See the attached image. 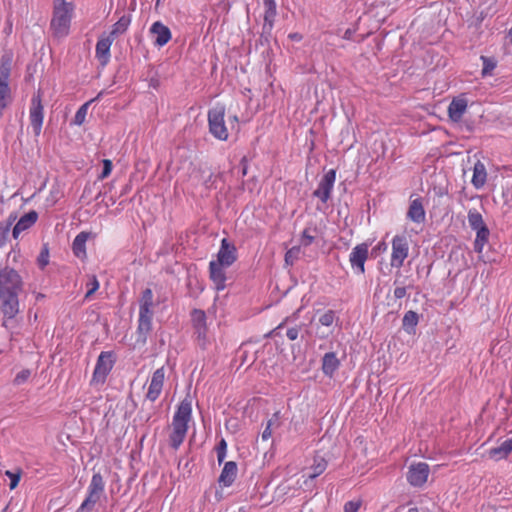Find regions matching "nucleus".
<instances>
[{
  "instance_id": "nucleus-1",
  "label": "nucleus",
  "mask_w": 512,
  "mask_h": 512,
  "mask_svg": "<svg viewBox=\"0 0 512 512\" xmlns=\"http://www.w3.org/2000/svg\"><path fill=\"white\" fill-rule=\"evenodd\" d=\"M13 64V53L6 51L0 57V113L12 102V93L9 85Z\"/></svg>"
},
{
  "instance_id": "nucleus-2",
  "label": "nucleus",
  "mask_w": 512,
  "mask_h": 512,
  "mask_svg": "<svg viewBox=\"0 0 512 512\" xmlns=\"http://www.w3.org/2000/svg\"><path fill=\"white\" fill-rule=\"evenodd\" d=\"M57 1L58 3L54 6L51 28L55 36L64 37L69 33L74 8L71 3L65 2L64 0Z\"/></svg>"
},
{
  "instance_id": "nucleus-3",
  "label": "nucleus",
  "mask_w": 512,
  "mask_h": 512,
  "mask_svg": "<svg viewBox=\"0 0 512 512\" xmlns=\"http://www.w3.org/2000/svg\"><path fill=\"white\" fill-rule=\"evenodd\" d=\"M104 480L100 473H94L88 487V496L76 512H91L104 492Z\"/></svg>"
},
{
  "instance_id": "nucleus-4",
  "label": "nucleus",
  "mask_w": 512,
  "mask_h": 512,
  "mask_svg": "<svg viewBox=\"0 0 512 512\" xmlns=\"http://www.w3.org/2000/svg\"><path fill=\"white\" fill-rule=\"evenodd\" d=\"M22 286V278L15 269L5 267L0 270V295L19 294Z\"/></svg>"
},
{
  "instance_id": "nucleus-5",
  "label": "nucleus",
  "mask_w": 512,
  "mask_h": 512,
  "mask_svg": "<svg viewBox=\"0 0 512 512\" xmlns=\"http://www.w3.org/2000/svg\"><path fill=\"white\" fill-rule=\"evenodd\" d=\"M115 363V356L112 351H103L98 356L93 372L92 383L103 384L106 377L112 370Z\"/></svg>"
},
{
  "instance_id": "nucleus-6",
  "label": "nucleus",
  "mask_w": 512,
  "mask_h": 512,
  "mask_svg": "<svg viewBox=\"0 0 512 512\" xmlns=\"http://www.w3.org/2000/svg\"><path fill=\"white\" fill-rule=\"evenodd\" d=\"M409 242L405 235H396L392 240L391 266L401 268L408 257Z\"/></svg>"
},
{
  "instance_id": "nucleus-7",
  "label": "nucleus",
  "mask_w": 512,
  "mask_h": 512,
  "mask_svg": "<svg viewBox=\"0 0 512 512\" xmlns=\"http://www.w3.org/2000/svg\"><path fill=\"white\" fill-rule=\"evenodd\" d=\"M152 309L139 308L138 327L136 331V344L144 346L147 342L148 336L152 331Z\"/></svg>"
},
{
  "instance_id": "nucleus-8",
  "label": "nucleus",
  "mask_w": 512,
  "mask_h": 512,
  "mask_svg": "<svg viewBox=\"0 0 512 512\" xmlns=\"http://www.w3.org/2000/svg\"><path fill=\"white\" fill-rule=\"evenodd\" d=\"M19 294L0 295V310L4 320L2 325L8 327V320L13 319L19 313Z\"/></svg>"
},
{
  "instance_id": "nucleus-9",
  "label": "nucleus",
  "mask_w": 512,
  "mask_h": 512,
  "mask_svg": "<svg viewBox=\"0 0 512 512\" xmlns=\"http://www.w3.org/2000/svg\"><path fill=\"white\" fill-rule=\"evenodd\" d=\"M335 179L336 171L334 169L325 173L319 182L318 188L313 192V196L319 198L323 203H326L330 198Z\"/></svg>"
},
{
  "instance_id": "nucleus-10",
  "label": "nucleus",
  "mask_w": 512,
  "mask_h": 512,
  "mask_svg": "<svg viewBox=\"0 0 512 512\" xmlns=\"http://www.w3.org/2000/svg\"><path fill=\"white\" fill-rule=\"evenodd\" d=\"M429 465L424 462L413 464L409 467L407 481L415 487H421L426 483L429 475Z\"/></svg>"
},
{
  "instance_id": "nucleus-11",
  "label": "nucleus",
  "mask_w": 512,
  "mask_h": 512,
  "mask_svg": "<svg viewBox=\"0 0 512 512\" xmlns=\"http://www.w3.org/2000/svg\"><path fill=\"white\" fill-rule=\"evenodd\" d=\"M29 118L33 128H40L42 126L44 119V108L42 104V94L40 91L35 93L31 98Z\"/></svg>"
},
{
  "instance_id": "nucleus-12",
  "label": "nucleus",
  "mask_w": 512,
  "mask_h": 512,
  "mask_svg": "<svg viewBox=\"0 0 512 512\" xmlns=\"http://www.w3.org/2000/svg\"><path fill=\"white\" fill-rule=\"evenodd\" d=\"M149 32L154 38L153 44L157 47L165 46L172 38V33L168 26L164 25L161 21L154 22Z\"/></svg>"
},
{
  "instance_id": "nucleus-13",
  "label": "nucleus",
  "mask_w": 512,
  "mask_h": 512,
  "mask_svg": "<svg viewBox=\"0 0 512 512\" xmlns=\"http://www.w3.org/2000/svg\"><path fill=\"white\" fill-rule=\"evenodd\" d=\"M237 260V249L228 239L223 238L220 249L217 253L216 262L225 266H231Z\"/></svg>"
},
{
  "instance_id": "nucleus-14",
  "label": "nucleus",
  "mask_w": 512,
  "mask_h": 512,
  "mask_svg": "<svg viewBox=\"0 0 512 512\" xmlns=\"http://www.w3.org/2000/svg\"><path fill=\"white\" fill-rule=\"evenodd\" d=\"M367 258L368 245L366 243H361L352 249L349 261L351 263V266L357 269V271L362 274L365 271L364 265Z\"/></svg>"
},
{
  "instance_id": "nucleus-15",
  "label": "nucleus",
  "mask_w": 512,
  "mask_h": 512,
  "mask_svg": "<svg viewBox=\"0 0 512 512\" xmlns=\"http://www.w3.org/2000/svg\"><path fill=\"white\" fill-rule=\"evenodd\" d=\"M192 401L189 397L184 398L173 417L172 425H179L188 428V422L191 419Z\"/></svg>"
},
{
  "instance_id": "nucleus-16",
  "label": "nucleus",
  "mask_w": 512,
  "mask_h": 512,
  "mask_svg": "<svg viewBox=\"0 0 512 512\" xmlns=\"http://www.w3.org/2000/svg\"><path fill=\"white\" fill-rule=\"evenodd\" d=\"M164 378V368H158L152 375L151 382L148 387V392L146 394V399L154 402L159 397L163 388Z\"/></svg>"
},
{
  "instance_id": "nucleus-17",
  "label": "nucleus",
  "mask_w": 512,
  "mask_h": 512,
  "mask_svg": "<svg viewBox=\"0 0 512 512\" xmlns=\"http://www.w3.org/2000/svg\"><path fill=\"white\" fill-rule=\"evenodd\" d=\"M114 40L113 36L107 35L101 36L96 43L95 56L103 66L110 60V48Z\"/></svg>"
},
{
  "instance_id": "nucleus-18",
  "label": "nucleus",
  "mask_w": 512,
  "mask_h": 512,
  "mask_svg": "<svg viewBox=\"0 0 512 512\" xmlns=\"http://www.w3.org/2000/svg\"><path fill=\"white\" fill-rule=\"evenodd\" d=\"M467 107L468 100L464 94H461L458 97L453 98V100L448 106V115L450 119L455 122L459 121L466 112Z\"/></svg>"
},
{
  "instance_id": "nucleus-19",
  "label": "nucleus",
  "mask_w": 512,
  "mask_h": 512,
  "mask_svg": "<svg viewBox=\"0 0 512 512\" xmlns=\"http://www.w3.org/2000/svg\"><path fill=\"white\" fill-rule=\"evenodd\" d=\"M225 267V265L220 264L214 260L209 264L210 279L215 284L217 290H223L226 287V275L224 272Z\"/></svg>"
},
{
  "instance_id": "nucleus-20",
  "label": "nucleus",
  "mask_w": 512,
  "mask_h": 512,
  "mask_svg": "<svg viewBox=\"0 0 512 512\" xmlns=\"http://www.w3.org/2000/svg\"><path fill=\"white\" fill-rule=\"evenodd\" d=\"M238 467L236 462L228 461L224 464L222 472L218 478V483L224 487H229L236 479Z\"/></svg>"
},
{
  "instance_id": "nucleus-21",
  "label": "nucleus",
  "mask_w": 512,
  "mask_h": 512,
  "mask_svg": "<svg viewBox=\"0 0 512 512\" xmlns=\"http://www.w3.org/2000/svg\"><path fill=\"white\" fill-rule=\"evenodd\" d=\"M225 107L221 104H216L208 112V121L210 128H225Z\"/></svg>"
},
{
  "instance_id": "nucleus-22",
  "label": "nucleus",
  "mask_w": 512,
  "mask_h": 512,
  "mask_svg": "<svg viewBox=\"0 0 512 512\" xmlns=\"http://www.w3.org/2000/svg\"><path fill=\"white\" fill-rule=\"evenodd\" d=\"M37 218H38V214L36 211L32 210V211H29L28 213L24 214L19 220L18 222L15 224L14 228H13V231H12V235L15 239L18 238L19 234L30 228L36 221H37Z\"/></svg>"
},
{
  "instance_id": "nucleus-23",
  "label": "nucleus",
  "mask_w": 512,
  "mask_h": 512,
  "mask_svg": "<svg viewBox=\"0 0 512 512\" xmlns=\"http://www.w3.org/2000/svg\"><path fill=\"white\" fill-rule=\"evenodd\" d=\"M407 218L418 224L425 221V210L420 198L411 201L407 211Z\"/></svg>"
},
{
  "instance_id": "nucleus-24",
  "label": "nucleus",
  "mask_w": 512,
  "mask_h": 512,
  "mask_svg": "<svg viewBox=\"0 0 512 512\" xmlns=\"http://www.w3.org/2000/svg\"><path fill=\"white\" fill-rule=\"evenodd\" d=\"M89 233L88 232H80L72 243V251L73 254L79 259H85L87 257L86 254V242L88 240Z\"/></svg>"
},
{
  "instance_id": "nucleus-25",
  "label": "nucleus",
  "mask_w": 512,
  "mask_h": 512,
  "mask_svg": "<svg viewBox=\"0 0 512 512\" xmlns=\"http://www.w3.org/2000/svg\"><path fill=\"white\" fill-rule=\"evenodd\" d=\"M339 366L340 361L334 352H328L323 356L322 371L326 376L332 377Z\"/></svg>"
},
{
  "instance_id": "nucleus-26",
  "label": "nucleus",
  "mask_w": 512,
  "mask_h": 512,
  "mask_svg": "<svg viewBox=\"0 0 512 512\" xmlns=\"http://www.w3.org/2000/svg\"><path fill=\"white\" fill-rule=\"evenodd\" d=\"M512 451V438L503 441L499 446L491 448L488 455L496 461L506 458Z\"/></svg>"
},
{
  "instance_id": "nucleus-27",
  "label": "nucleus",
  "mask_w": 512,
  "mask_h": 512,
  "mask_svg": "<svg viewBox=\"0 0 512 512\" xmlns=\"http://www.w3.org/2000/svg\"><path fill=\"white\" fill-rule=\"evenodd\" d=\"M486 179H487L486 167L481 161L478 160L474 164L473 176H472L471 183L473 184V186L476 189H480L485 185Z\"/></svg>"
},
{
  "instance_id": "nucleus-28",
  "label": "nucleus",
  "mask_w": 512,
  "mask_h": 512,
  "mask_svg": "<svg viewBox=\"0 0 512 512\" xmlns=\"http://www.w3.org/2000/svg\"><path fill=\"white\" fill-rule=\"evenodd\" d=\"M172 426H173V430L169 436L170 446L174 449H178L185 439L188 428L182 427L179 425H172Z\"/></svg>"
},
{
  "instance_id": "nucleus-29",
  "label": "nucleus",
  "mask_w": 512,
  "mask_h": 512,
  "mask_svg": "<svg viewBox=\"0 0 512 512\" xmlns=\"http://www.w3.org/2000/svg\"><path fill=\"white\" fill-rule=\"evenodd\" d=\"M131 23V16L130 15H123L121 16L118 21L112 26V29L110 31V36H113L115 39L118 35L123 34L127 31L128 27Z\"/></svg>"
},
{
  "instance_id": "nucleus-30",
  "label": "nucleus",
  "mask_w": 512,
  "mask_h": 512,
  "mask_svg": "<svg viewBox=\"0 0 512 512\" xmlns=\"http://www.w3.org/2000/svg\"><path fill=\"white\" fill-rule=\"evenodd\" d=\"M264 7V29L271 30L277 14L276 3H267L264 4Z\"/></svg>"
},
{
  "instance_id": "nucleus-31",
  "label": "nucleus",
  "mask_w": 512,
  "mask_h": 512,
  "mask_svg": "<svg viewBox=\"0 0 512 512\" xmlns=\"http://www.w3.org/2000/svg\"><path fill=\"white\" fill-rule=\"evenodd\" d=\"M418 321V314L415 311L409 310L408 312L405 313L402 319V327L406 332L411 333L412 331H414V328L418 324Z\"/></svg>"
},
{
  "instance_id": "nucleus-32",
  "label": "nucleus",
  "mask_w": 512,
  "mask_h": 512,
  "mask_svg": "<svg viewBox=\"0 0 512 512\" xmlns=\"http://www.w3.org/2000/svg\"><path fill=\"white\" fill-rule=\"evenodd\" d=\"M101 94H102V93H99V94L97 95V97H96V98H94V99H91V100L87 101L86 103H84V104H83V105H82V106L77 110V112H76V114H75V117H74V119H73V122H72L74 125L80 126V125H82V124L85 122V119H86V116H87V113H88V108H89L90 104H91L93 101H95V100L99 99V98H100V96H101Z\"/></svg>"
},
{
  "instance_id": "nucleus-33",
  "label": "nucleus",
  "mask_w": 512,
  "mask_h": 512,
  "mask_svg": "<svg viewBox=\"0 0 512 512\" xmlns=\"http://www.w3.org/2000/svg\"><path fill=\"white\" fill-rule=\"evenodd\" d=\"M477 235L474 241V249L477 252H481L484 244L488 241L489 230L487 226L481 227L475 230Z\"/></svg>"
},
{
  "instance_id": "nucleus-34",
  "label": "nucleus",
  "mask_w": 512,
  "mask_h": 512,
  "mask_svg": "<svg viewBox=\"0 0 512 512\" xmlns=\"http://www.w3.org/2000/svg\"><path fill=\"white\" fill-rule=\"evenodd\" d=\"M206 314L203 310L193 309L191 312V321L193 325V329H200L207 327L206 325Z\"/></svg>"
},
{
  "instance_id": "nucleus-35",
  "label": "nucleus",
  "mask_w": 512,
  "mask_h": 512,
  "mask_svg": "<svg viewBox=\"0 0 512 512\" xmlns=\"http://www.w3.org/2000/svg\"><path fill=\"white\" fill-rule=\"evenodd\" d=\"M468 222L473 230L486 226L483 221L482 215L476 210H470L468 212Z\"/></svg>"
},
{
  "instance_id": "nucleus-36",
  "label": "nucleus",
  "mask_w": 512,
  "mask_h": 512,
  "mask_svg": "<svg viewBox=\"0 0 512 512\" xmlns=\"http://www.w3.org/2000/svg\"><path fill=\"white\" fill-rule=\"evenodd\" d=\"M327 467V462L323 458H315L314 464L311 467L312 473L308 474L309 479H314L320 474H322Z\"/></svg>"
},
{
  "instance_id": "nucleus-37",
  "label": "nucleus",
  "mask_w": 512,
  "mask_h": 512,
  "mask_svg": "<svg viewBox=\"0 0 512 512\" xmlns=\"http://www.w3.org/2000/svg\"><path fill=\"white\" fill-rule=\"evenodd\" d=\"M194 335H195V339L197 341L198 346L202 350L207 349L208 344H209V340L207 337V327L194 330Z\"/></svg>"
},
{
  "instance_id": "nucleus-38",
  "label": "nucleus",
  "mask_w": 512,
  "mask_h": 512,
  "mask_svg": "<svg viewBox=\"0 0 512 512\" xmlns=\"http://www.w3.org/2000/svg\"><path fill=\"white\" fill-rule=\"evenodd\" d=\"M480 59L483 64L482 76L485 77V76L491 75L493 70L497 66L496 60L494 58L486 57V56H481Z\"/></svg>"
},
{
  "instance_id": "nucleus-39",
  "label": "nucleus",
  "mask_w": 512,
  "mask_h": 512,
  "mask_svg": "<svg viewBox=\"0 0 512 512\" xmlns=\"http://www.w3.org/2000/svg\"><path fill=\"white\" fill-rule=\"evenodd\" d=\"M153 307V292L150 288L143 290L140 298V308L152 309Z\"/></svg>"
},
{
  "instance_id": "nucleus-40",
  "label": "nucleus",
  "mask_w": 512,
  "mask_h": 512,
  "mask_svg": "<svg viewBox=\"0 0 512 512\" xmlns=\"http://www.w3.org/2000/svg\"><path fill=\"white\" fill-rule=\"evenodd\" d=\"M248 347V344H243L240 347L239 352L242 353L240 356L241 358V364H248V366L252 365L256 360V352H253L252 355L248 354V350L246 349Z\"/></svg>"
},
{
  "instance_id": "nucleus-41",
  "label": "nucleus",
  "mask_w": 512,
  "mask_h": 512,
  "mask_svg": "<svg viewBox=\"0 0 512 512\" xmlns=\"http://www.w3.org/2000/svg\"><path fill=\"white\" fill-rule=\"evenodd\" d=\"M278 419H279V413H274L272 418L268 420L267 425L261 435L262 440L266 441L271 437L272 426H274L275 424L278 425Z\"/></svg>"
},
{
  "instance_id": "nucleus-42",
  "label": "nucleus",
  "mask_w": 512,
  "mask_h": 512,
  "mask_svg": "<svg viewBox=\"0 0 512 512\" xmlns=\"http://www.w3.org/2000/svg\"><path fill=\"white\" fill-rule=\"evenodd\" d=\"M38 266L44 269L49 263V249L48 244H44L42 250L37 258Z\"/></svg>"
},
{
  "instance_id": "nucleus-43",
  "label": "nucleus",
  "mask_w": 512,
  "mask_h": 512,
  "mask_svg": "<svg viewBox=\"0 0 512 512\" xmlns=\"http://www.w3.org/2000/svg\"><path fill=\"white\" fill-rule=\"evenodd\" d=\"M312 231L315 232L316 229H311L309 227L304 229L301 236V245L307 247L313 243L315 237L312 234Z\"/></svg>"
},
{
  "instance_id": "nucleus-44",
  "label": "nucleus",
  "mask_w": 512,
  "mask_h": 512,
  "mask_svg": "<svg viewBox=\"0 0 512 512\" xmlns=\"http://www.w3.org/2000/svg\"><path fill=\"white\" fill-rule=\"evenodd\" d=\"M300 247L295 246L289 249L285 254V262L288 265H293L294 261L298 258Z\"/></svg>"
},
{
  "instance_id": "nucleus-45",
  "label": "nucleus",
  "mask_w": 512,
  "mask_h": 512,
  "mask_svg": "<svg viewBox=\"0 0 512 512\" xmlns=\"http://www.w3.org/2000/svg\"><path fill=\"white\" fill-rule=\"evenodd\" d=\"M335 320V312L333 310L326 311L320 316L319 322L323 326H331Z\"/></svg>"
},
{
  "instance_id": "nucleus-46",
  "label": "nucleus",
  "mask_w": 512,
  "mask_h": 512,
  "mask_svg": "<svg viewBox=\"0 0 512 512\" xmlns=\"http://www.w3.org/2000/svg\"><path fill=\"white\" fill-rule=\"evenodd\" d=\"M217 451V460L221 464L225 457H226V451H227V443L224 439H221L216 447Z\"/></svg>"
},
{
  "instance_id": "nucleus-47",
  "label": "nucleus",
  "mask_w": 512,
  "mask_h": 512,
  "mask_svg": "<svg viewBox=\"0 0 512 512\" xmlns=\"http://www.w3.org/2000/svg\"><path fill=\"white\" fill-rule=\"evenodd\" d=\"M87 286L89 287V289L85 294V298H89L90 296H92L99 288V282L95 275L90 277V280L87 283Z\"/></svg>"
},
{
  "instance_id": "nucleus-48",
  "label": "nucleus",
  "mask_w": 512,
  "mask_h": 512,
  "mask_svg": "<svg viewBox=\"0 0 512 512\" xmlns=\"http://www.w3.org/2000/svg\"><path fill=\"white\" fill-rule=\"evenodd\" d=\"M6 475L10 478V489H15L20 481L21 471L18 470L16 472L6 471Z\"/></svg>"
},
{
  "instance_id": "nucleus-49",
  "label": "nucleus",
  "mask_w": 512,
  "mask_h": 512,
  "mask_svg": "<svg viewBox=\"0 0 512 512\" xmlns=\"http://www.w3.org/2000/svg\"><path fill=\"white\" fill-rule=\"evenodd\" d=\"M10 233V223L0 222V247L5 244Z\"/></svg>"
},
{
  "instance_id": "nucleus-50",
  "label": "nucleus",
  "mask_w": 512,
  "mask_h": 512,
  "mask_svg": "<svg viewBox=\"0 0 512 512\" xmlns=\"http://www.w3.org/2000/svg\"><path fill=\"white\" fill-rule=\"evenodd\" d=\"M31 376V371L29 369L21 370L14 378V383L16 385H21L26 382Z\"/></svg>"
},
{
  "instance_id": "nucleus-51",
  "label": "nucleus",
  "mask_w": 512,
  "mask_h": 512,
  "mask_svg": "<svg viewBox=\"0 0 512 512\" xmlns=\"http://www.w3.org/2000/svg\"><path fill=\"white\" fill-rule=\"evenodd\" d=\"M112 161L109 160V159H104L103 160V168H102V172L101 174L99 175V179L103 180L105 178H107L111 171H112Z\"/></svg>"
},
{
  "instance_id": "nucleus-52",
  "label": "nucleus",
  "mask_w": 512,
  "mask_h": 512,
  "mask_svg": "<svg viewBox=\"0 0 512 512\" xmlns=\"http://www.w3.org/2000/svg\"><path fill=\"white\" fill-rule=\"evenodd\" d=\"M360 506V501H348L344 505V512H357Z\"/></svg>"
},
{
  "instance_id": "nucleus-53",
  "label": "nucleus",
  "mask_w": 512,
  "mask_h": 512,
  "mask_svg": "<svg viewBox=\"0 0 512 512\" xmlns=\"http://www.w3.org/2000/svg\"><path fill=\"white\" fill-rule=\"evenodd\" d=\"M209 133L216 139L225 141L228 139V130H209Z\"/></svg>"
},
{
  "instance_id": "nucleus-54",
  "label": "nucleus",
  "mask_w": 512,
  "mask_h": 512,
  "mask_svg": "<svg viewBox=\"0 0 512 512\" xmlns=\"http://www.w3.org/2000/svg\"><path fill=\"white\" fill-rule=\"evenodd\" d=\"M301 327L295 326L287 329L286 336L289 340L294 341L298 338Z\"/></svg>"
},
{
  "instance_id": "nucleus-55",
  "label": "nucleus",
  "mask_w": 512,
  "mask_h": 512,
  "mask_svg": "<svg viewBox=\"0 0 512 512\" xmlns=\"http://www.w3.org/2000/svg\"><path fill=\"white\" fill-rule=\"evenodd\" d=\"M407 295V288L404 286H399L394 289V297L395 299H402Z\"/></svg>"
},
{
  "instance_id": "nucleus-56",
  "label": "nucleus",
  "mask_w": 512,
  "mask_h": 512,
  "mask_svg": "<svg viewBox=\"0 0 512 512\" xmlns=\"http://www.w3.org/2000/svg\"><path fill=\"white\" fill-rule=\"evenodd\" d=\"M394 512H419V510L417 507H412L405 511L404 506H398Z\"/></svg>"
},
{
  "instance_id": "nucleus-57",
  "label": "nucleus",
  "mask_w": 512,
  "mask_h": 512,
  "mask_svg": "<svg viewBox=\"0 0 512 512\" xmlns=\"http://www.w3.org/2000/svg\"><path fill=\"white\" fill-rule=\"evenodd\" d=\"M292 41H296V42H299L302 40V35L300 33H290L289 36H288Z\"/></svg>"
},
{
  "instance_id": "nucleus-58",
  "label": "nucleus",
  "mask_w": 512,
  "mask_h": 512,
  "mask_svg": "<svg viewBox=\"0 0 512 512\" xmlns=\"http://www.w3.org/2000/svg\"><path fill=\"white\" fill-rule=\"evenodd\" d=\"M353 33H354V31H353V30H351V29H347V30L344 32L343 38H344V39H346V40H350V39H352Z\"/></svg>"
},
{
  "instance_id": "nucleus-59",
  "label": "nucleus",
  "mask_w": 512,
  "mask_h": 512,
  "mask_svg": "<svg viewBox=\"0 0 512 512\" xmlns=\"http://www.w3.org/2000/svg\"><path fill=\"white\" fill-rule=\"evenodd\" d=\"M15 220H16V216L11 214L4 223H10V227H11L13 225V223L15 222Z\"/></svg>"
},
{
  "instance_id": "nucleus-60",
  "label": "nucleus",
  "mask_w": 512,
  "mask_h": 512,
  "mask_svg": "<svg viewBox=\"0 0 512 512\" xmlns=\"http://www.w3.org/2000/svg\"><path fill=\"white\" fill-rule=\"evenodd\" d=\"M5 33L6 34H10L12 32V22L11 21H7V27L4 29Z\"/></svg>"
},
{
  "instance_id": "nucleus-61",
  "label": "nucleus",
  "mask_w": 512,
  "mask_h": 512,
  "mask_svg": "<svg viewBox=\"0 0 512 512\" xmlns=\"http://www.w3.org/2000/svg\"><path fill=\"white\" fill-rule=\"evenodd\" d=\"M283 327V323H281L279 326H277L272 332L271 334H275V335H280V330L282 329Z\"/></svg>"
},
{
  "instance_id": "nucleus-62",
  "label": "nucleus",
  "mask_w": 512,
  "mask_h": 512,
  "mask_svg": "<svg viewBox=\"0 0 512 512\" xmlns=\"http://www.w3.org/2000/svg\"><path fill=\"white\" fill-rule=\"evenodd\" d=\"M240 165L242 167H247L248 168V160H247L246 156L242 157V159L240 160Z\"/></svg>"
},
{
  "instance_id": "nucleus-63",
  "label": "nucleus",
  "mask_w": 512,
  "mask_h": 512,
  "mask_svg": "<svg viewBox=\"0 0 512 512\" xmlns=\"http://www.w3.org/2000/svg\"><path fill=\"white\" fill-rule=\"evenodd\" d=\"M508 38H509L510 44H512V27L510 28V30L508 32Z\"/></svg>"
},
{
  "instance_id": "nucleus-64",
  "label": "nucleus",
  "mask_w": 512,
  "mask_h": 512,
  "mask_svg": "<svg viewBox=\"0 0 512 512\" xmlns=\"http://www.w3.org/2000/svg\"><path fill=\"white\" fill-rule=\"evenodd\" d=\"M247 167H242V176H245L247 174Z\"/></svg>"
}]
</instances>
